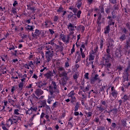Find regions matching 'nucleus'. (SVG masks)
Segmentation results:
<instances>
[{
	"label": "nucleus",
	"mask_w": 130,
	"mask_h": 130,
	"mask_svg": "<svg viewBox=\"0 0 130 130\" xmlns=\"http://www.w3.org/2000/svg\"><path fill=\"white\" fill-rule=\"evenodd\" d=\"M68 97L70 98L71 99V100L73 101L75 100V92L74 91H72L68 94Z\"/></svg>",
	"instance_id": "11"
},
{
	"label": "nucleus",
	"mask_w": 130,
	"mask_h": 130,
	"mask_svg": "<svg viewBox=\"0 0 130 130\" xmlns=\"http://www.w3.org/2000/svg\"><path fill=\"white\" fill-rule=\"evenodd\" d=\"M18 5V3L17 1H15L13 4V7H16V6Z\"/></svg>",
	"instance_id": "54"
},
{
	"label": "nucleus",
	"mask_w": 130,
	"mask_h": 130,
	"mask_svg": "<svg viewBox=\"0 0 130 130\" xmlns=\"http://www.w3.org/2000/svg\"><path fill=\"white\" fill-rule=\"evenodd\" d=\"M18 120H21V118L16 115H12L11 118H10L7 121L6 125L10 127L12 124L14 123H17Z\"/></svg>",
	"instance_id": "2"
},
{
	"label": "nucleus",
	"mask_w": 130,
	"mask_h": 130,
	"mask_svg": "<svg viewBox=\"0 0 130 130\" xmlns=\"http://www.w3.org/2000/svg\"><path fill=\"white\" fill-rule=\"evenodd\" d=\"M81 60V56H78L77 57V60L76 61V63H78L79 62V61H80Z\"/></svg>",
	"instance_id": "37"
},
{
	"label": "nucleus",
	"mask_w": 130,
	"mask_h": 130,
	"mask_svg": "<svg viewBox=\"0 0 130 130\" xmlns=\"http://www.w3.org/2000/svg\"><path fill=\"white\" fill-rule=\"evenodd\" d=\"M35 93L36 95H37V96L39 97V96H41V95H42V94H43L44 92L42 90H41L40 89H37L36 90Z\"/></svg>",
	"instance_id": "9"
},
{
	"label": "nucleus",
	"mask_w": 130,
	"mask_h": 130,
	"mask_svg": "<svg viewBox=\"0 0 130 130\" xmlns=\"http://www.w3.org/2000/svg\"><path fill=\"white\" fill-rule=\"evenodd\" d=\"M118 71H122V67L121 66H119L118 67Z\"/></svg>",
	"instance_id": "55"
},
{
	"label": "nucleus",
	"mask_w": 130,
	"mask_h": 130,
	"mask_svg": "<svg viewBox=\"0 0 130 130\" xmlns=\"http://www.w3.org/2000/svg\"><path fill=\"white\" fill-rule=\"evenodd\" d=\"M82 1L83 0H78L77 3V7L78 9H80L82 7Z\"/></svg>",
	"instance_id": "14"
},
{
	"label": "nucleus",
	"mask_w": 130,
	"mask_h": 130,
	"mask_svg": "<svg viewBox=\"0 0 130 130\" xmlns=\"http://www.w3.org/2000/svg\"><path fill=\"white\" fill-rule=\"evenodd\" d=\"M101 13H104V8L101 7L100 9L97 12L98 16H99L98 20H101Z\"/></svg>",
	"instance_id": "8"
},
{
	"label": "nucleus",
	"mask_w": 130,
	"mask_h": 130,
	"mask_svg": "<svg viewBox=\"0 0 130 130\" xmlns=\"http://www.w3.org/2000/svg\"><path fill=\"white\" fill-rule=\"evenodd\" d=\"M125 39V35H123L121 37H120V40H124Z\"/></svg>",
	"instance_id": "42"
},
{
	"label": "nucleus",
	"mask_w": 130,
	"mask_h": 130,
	"mask_svg": "<svg viewBox=\"0 0 130 130\" xmlns=\"http://www.w3.org/2000/svg\"><path fill=\"white\" fill-rule=\"evenodd\" d=\"M74 115H76V116H77V115H79V113L78 112H75L74 113Z\"/></svg>",
	"instance_id": "64"
},
{
	"label": "nucleus",
	"mask_w": 130,
	"mask_h": 130,
	"mask_svg": "<svg viewBox=\"0 0 130 130\" xmlns=\"http://www.w3.org/2000/svg\"><path fill=\"white\" fill-rule=\"evenodd\" d=\"M86 47H87V42L81 45L80 51H81V50H82V51H83V49L85 50V51H86V50H87V48Z\"/></svg>",
	"instance_id": "12"
},
{
	"label": "nucleus",
	"mask_w": 130,
	"mask_h": 130,
	"mask_svg": "<svg viewBox=\"0 0 130 130\" xmlns=\"http://www.w3.org/2000/svg\"><path fill=\"white\" fill-rule=\"evenodd\" d=\"M50 23H51L50 21H47L44 23V25L45 27H48V24H49Z\"/></svg>",
	"instance_id": "28"
},
{
	"label": "nucleus",
	"mask_w": 130,
	"mask_h": 130,
	"mask_svg": "<svg viewBox=\"0 0 130 130\" xmlns=\"http://www.w3.org/2000/svg\"><path fill=\"white\" fill-rule=\"evenodd\" d=\"M112 126L113 127H116V124H115V123H112Z\"/></svg>",
	"instance_id": "59"
},
{
	"label": "nucleus",
	"mask_w": 130,
	"mask_h": 130,
	"mask_svg": "<svg viewBox=\"0 0 130 130\" xmlns=\"http://www.w3.org/2000/svg\"><path fill=\"white\" fill-rule=\"evenodd\" d=\"M87 2L89 5H91L93 3V0H87Z\"/></svg>",
	"instance_id": "52"
},
{
	"label": "nucleus",
	"mask_w": 130,
	"mask_h": 130,
	"mask_svg": "<svg viewBox=\"0 0 130 130\" xmlns=\"http://www.w3.org/2000/svg\"><path fill=\"white\" fill-rule=\"evenodd\" d=\"M87 91H89V86H87L85 87V89L84 90V92H87Z\"/></svg>",
	"instance_id": "48"
},
{
	"label": "nucleus",
	"mask_w": 130,
	"mask_h": 130,
	"mask_svg": "<svg viewBox=\"0 0 130 130\" xmlns=\"http://www.w3.org/2000/svg\"><path fill=\"white\" fill-rule=\"evenodd\" d=\"M52 85L53 86V89L54 90H56V85L55 84V82H52Z\"/></svg>",
	"instance_id": "40"
},
{
	"label": "nucleus",
	"mask_w": 130,
	"mask_h": 130,
	"mask_svg": "<svg viewBox=\"0 0 130 130\" xmlns=\"http://www.w3.org/2000/svg\"><path fill=\"white\" fill-rule=\"evenodd\" d=\"M16 90V88L14 87V86H12L11 88V93L12 94H14V91Z\"/></svg>",
	"instance_id": "39"
},
{
	"label": "nucleus",
	"mask_w": 130,
	"mask_h": 130,
	"mask_svg": "<svg viewBox=\"0 0 130 130\" xmlns=\"http://www.w3.org/2000/svg\"><path fill=\"white\" fill-rule=\"evenodd\" d=\"M64 68L63 67H59L58 68V71H64Z\"/></svg>",
	"instance_id": "51"
},
{
	"label": "nucleus",
	"mask_w": 130,
	"mask_h": 130,
	"mask_svg": "<svg viewBox=\"0 0 130 130\" xmlns=\"http://www.w3.org/2000/svg\"><path fill=\"white\" fill-rule=\"evenodd\" d=\"M68 28L70 29L71 31H74V30H75V26H74V25L70 23L68 25Z\"/></svg>",
	"instance_id": "15"
},
{
	"label": "nucleus",
	"mask_w": 130,
	"mask_h": 130,
	"mask_svg": "<svg viewBox=\"0 0 130 130\" xmlns=\"http://www.w3.org/2000/svg\"><path fill=\"white\" fill-rule=\"evenodd\" d=\"M86 114L87 117H91L92 116V113L91 112H88Z\"/></svg>",
	"instance_id": "44"
},
{
	"label": "nucleus",
	"mask_w": 130,
	"mask_h": 130,
	"mask_svg": "<svg viewBox=\"0 0 130 130\" xmlns=\"http://www.w3.org/2000/svg\"><path fill=\"white\" fill-rule=\"evenodd\" d=\"M30 10L31 11L34 12L35 11V8L34 7H31Z\"/></svg>",
	"instance_id": "62"
},
{
	"label": "nucleus",
	"mask_w": 130,
	"mask_h": 130,
	"mask_svg": "<svg viewBox=\"0 0 130 130\" xmlns=\"http://www.w3.org/2000/svg\"><path fill=\"white\" fill-rule=\"evenodd\" d=\"M70 67V63L69 62H65V68H69Z\"/></svg>",
	"instance_id": "45"
},
{
	"label": "nucleus",
	"mask_w": 130,
	"mask_h": 130,
	"mask_svg": "<svg viewBox=\"0 0 130 130\" xmlns=\"http://www.w3.org/2000/svg\"><path fill=\"white\" fill-rule=\"evenodd\" d=\"M63 8L62 7H59L58 10H57V13H61L62 12Z\"/></svg>",
	"instance_id": "31"
},
{
	"label": "nucleus",
	"mask_w": 130,
	"mask_h": 130,
	"mask_svg": "<svg viewBox=\"0 0 130 130\" xmlns=\"http://www.w3.org/2000/svg\"><path fill=\"white\" fill-rule=\"evenodd\" d=\"M79 104H76L75 108V111H78V110L79 109Z\"/></svg>",
	"instance_id": "36"
},
{
	"label": "nucleus",
	"mask_w": 130,
	"mask_h": 130,
	"mask_svg": "<svg viewBox=\"0 0 130 130\" xmlns=\"http://www.w3.org/2000/svg\"><path fill=\"white\" fill-rule=\"evenodd\" d=\"M96 81H100V78L98 74H95L94 76L90 79V83L91 84H95Z\"/></svg>",
	"instance_id": "6"
},
{
	"label": "nucleus",
	"mask_w": 130,
	"mask_h": 130,
	"mask_svg": "<svg viewBox=\"0 0 130 130\" xmlns=\"http://www.w3.org/2000/svg\"><path fill=\"white\" fill-rule=\"evenodd\" d=\"M110 31V27H109V26H107L105 31V34H108Z\"/></svg>",
	"instance_id": "24"
},
{
	"label": "nucleus",
	"mask_w": 130,
	"mask_h": 130,
	"mask_svg": "<svg viewBox=\"0 0 130 130\" xmlns=\"http://www.w3.org/2000/svg\"><path fill=\"white\" fill-rule=\"evenodd\" d=\"M81 56L82 57V58H85V57H86L85 53H84V52L83 51H82V49L81 50Z\"/></svg>",
	"instance_id": "30"
},
{
	"label": "nucleus",
	"mask_w": 130,
	"mask_h": 130,
	"mask_svg": "<svg viewBox=\"0 0 130 130\" xmlns=\"http://www.w3.org/2000/svg\"><path fill=\"white\" fill-rule=\"evenodd\" d=\"M45 48L46 50V57L48 62L50 61L52 56H53V48H52V46H51L50 45L47 44Z\"/></svg>",
	"instance_id": "1"
},
{
	"label": "nucleus",
	"mask_w": 130,
	"mask_h": 130,
	"mask_svg": "<svg viewBox=\"0 0 130 130\" xmlns=\"http://www.w3.org/2000/svg\"><path fill=\"white\" fill-rule=\"evenodd\" d=\"M4 106H7L8 105V101H4Z\"/></svg>",
	"instance_id": "58"
},
{
	"label": "nucleus",
	"mask_w": 130,
	"mask_h": 130,
	"mask_svg": "<svg viewBox=\"0 0 130 130\" xmlns=\"http://www.w3.org/2000/svg\"><path fill=\"white\" fill-rule=\"evenodd\" d=\"M57 102H55V103H54L53 104V105L51 107V110H53V109H54V108H56V107H57Z\"/></svg>",
	"instance_id": "17"
},
{
	"label": "nucleus",
	"mask_w": 130,
	"mask_h": 130,
	"mask_svg": "<svg viewBox=\"0 0 130 130\" xmlns=\"http://www.w3.org/2000/svg\"><path fill=\"white\" fill-rule=\"evenodd\" d=\"M104 58V64L106 68H110L111 66V64L109 63V60L111 59L110 55H106L103 57Z\"/></svg>",
	"instance_id": "3"
},
{
	"label": "nucleus",
	"mask_w": 130,
	"mask_h": 130,
	"mask_svg": "<svg viewBox=\"0 0 130 130\" xmlns=\"http://www.w3.org/2000/svg\"><path fill=\"white\" fill-rule=\"evenodd\" d=\"M108 43H109L110 46H112V45L113 44V41L110 40L108 41Z\"/></svg>",
	"instance_id": "33"
},
{
	"label": "nucleus",
	"mask_w": 130,
	"mask_h": 130,
	"mask_svg": "<svg viewBox=\"0 0 130 130\" xmlns=\"http://www.w3.org/2000/svg\"><path fill=\"white\" fill-rule=\"evenodd\" d=\"M38 109H37L35 107H30L27 111H26V114H29V115H31V114H34V113H36V112Z\"/></svg>",
	"instance_id": "4"
},
{
	"label": "nucleus",
	"mask_w": 130,
	"mask_h": 130,
	"mask_svg": "<svg viewBox=\"0 0 130 130\" xmlns=\"http://www.w3.org/2000/svg\"><path fill=\"white\" fill-rule=\"evenodd\" d=\"M123 77L124 79H125V80H127L128 78V74L127 73V70H126L124 72V75L123 76Z\"/></svg>",
	"instance_id": "16"
},
{
	"label": "nucleus",
	"mask_w": 130,
	"mask_h": 130,
	"mask_svg": "<svg viewBox=\"0 0 130 130\" xmlns=\"http://www.w3.org/2000/svg\"><path fill=\"white\" fill-rule=\"evenodd\" d=\"M2 128L4 130H9V129H8V128L6 127V126L5 125H3L2 126Z\"/></svg>",
	"instance_id": "53"
},
{
	"label": "nucleus",
	"mask_w": 130,
	"mask_h": 130,
	"mask_svg": "<svg viewBox=\"0 0 130 130\" xmlns=\"http://www.w3.org/2000/svg\"><path fill=\"white\" fill-rule=\"evenodd\" d=\"M19 110L18 109H15L14 110V114H15V115H22V114H20L19 113Z\"/></svg>",
	"instance_id": "26"
},
{
	"label": "nucleus",
	"mask_w": 130,
	"mask_h": 130,
	"mask_svg": "<svg viewBox=\"0 0 130 130\" xmlns=\"http://www.w3.org/2000/svg\"><path fill=\"white\" fill-rule=\"evenodd\" d=\"M58 20V16H55L54 18V22H57Z\"/></svg>",
	"instance_id": "47"
},
{
	"label": "nucleus",
	"mask_w": 130,
	"mask_h": 130,
	"mask_svg": "<svg viewBox=\"0 0 130 130\" xmlns=\"http://www.w3.org/2000/svg\"><path fill=\"white\" fill-rule=\"evenodd\" d=\"M24 67L25 69H27V70H30V68H29V65H28L27 64H25L24 65Z\"/></svg>",
	"instance_id": "50"
},
{
	"label": "nucleus",
	"mask_w": 130,
	"mask_h": 130,
	"mask_svg": "<svg viewBox=\"0 0 130 130\" xmlns=\"http://www.w3.org/2000/svg\"><path fill=\"white\" fill-rule=\"evenodd\" d=\"M74 79H75V80L78 79V75L77 74H75L73 76Z\"/></svg>",
	"instance_id": "56"
},
{
	"label": "nucleus",
	"mask_w": 130,
	"mask_h": 130,
	"mask_svg": "<svg viewBox=\"0 0 130 130\" xmlns=\"http://www.w3.org/2000/svg\"><path fill=\"white\" fill-rule=\"evenodd\" d=\"M40 33H41L40 30H39V29H36L35 31V36H39V35H40Z\"/></svg>",
	"instance_id": "21"
},
{
	"label": "nucleus",
	"mask_w": 130,
	"mask_h": 130,
	"mask_svg": "<svg viewBox=\"0 0 130 130\" xmlns=\"http://www.w3.org/2000/svg\"><path fill=\"white\" fill-rule=\"evenodd\" d=\"M25 85H26V82H23L22 81H21L18 84V88H19L20 91H22V90H23V88H24V87H25Z\"/></svg>",
	"instance_id": "10"
},
{
	"label": "nucleus",
	"mask_w": 130,
	"mask_h": 130,
	"mask_svg": "<svg viewBox=\"0 0 130 130\" xmlns=\"http://www.w3.org/2000/svg\"><path fill=\"white\" fill-rule=\"evenodd\" d=\"M46 85L47 83L45 82V81L41 80L38 82V87L39 88H41V89L46 90V89L45 88V87H46Z\"/></svg>",
	"instance_id": "5"
},
{
	"label": "nucleus",
	"mask_w": 130,
	"mask_h": 130,
	"mask_svg": "<svg viewBox=\"0 0 130 130\" xmlns=\"http://www.w3.org/2000/svg\"><path fill=\"white\" fill-rule=\"evenodd\" d=\"M111 94L114 98H116V97H117V91H116V90L113 91Z\"/></svg>",
	"instance_id": "19"
},
{
	"label": "nucleus",
	"mask_w": 130,
	"mask_h": 130,
	"mask_svg": "<svg viewBox=\"0 0 130 130\" xmlns=\"http://www.w3.org/2000/svg\"><path fill=\"white\" fill-rule=\"evenodd\" d=\"M81 14H82V11H78L77 14V17L78 18H80L81 17Z\"/></svg>",
	"instance_id": "29"
},
{
	"label": "nucleus",
	"mask_w": 130,
	"mask_h": 130,
	"mask_svg": "<svg viewBox=\"0 0 130 130\" xmlns=\"http://www.w3.org/2000/svg\"><path fill=\"white\" fill-rule=\"evenodd\" d=\"M44 107H45L47 110H50V107L49 106L46 105V101H44V104L43 105Z\"/></svg>",
	"instance_id": "18"
},
{
	"label": "nucleus",
	"mask_w": 130,
	"mask_h": 130,
	"mask_svg": "<svg viewBox=\"0 0 130 130\" xmlns=\"http://www.w3.org/2000/svg\"><path fill=\"white\" fill-rule=\"evenodd\" d=\"M26 88H27L28 89H31V88H32V84H29L28 86H26Z\"/></svg>",
	"instance_id": "57"
},
{
	"label": "nucleus",
	"mask_w": 130,
	"mask_h": 130,
	"mask_svg": "<svg viewBox=\"0 0 130 130\" xmlns=\"http://www.w3.org/2000/svg\"><path fill=\"white\" fill-rule=\"evenodd\" d=\"M1 71L3 74H5L7 73V68H4V71H3V69H1Z\"/></svg>",
	"instance_id": "35"
},
{
	"label": "nucleus",
	"mask_w": 130,
	"mask_h": 130,
	"mask_svg": "<svg viewBox=\"0 0 130 130\" xmlns=\"http://www.w3.org/2000/svg\"><path fill=\"white\" fill-rule=\"evenodd\" d=\"M61 39L63 41V42L68 43V42L70 41V36H66L63 35H61Z\"/></svg>",
	"instance_id": "7"
},
{
	"label": "nucleus",
	"mask_w": 130,
	"mask_h": 130,
	"mask_svg": "<svg viewBox=\"0 0 130 130\" xmlns=\"http://www.w3.org/2000/svg\"><path fill=\"white\" fill-rule=\"evenodd\" d=\"M47 102L48 104H51V98H48Z\"/></svg>",
	"instance_id": "41"
},
{
	"label": "nucleus",
	"mask_w": 130,
	"mask_h": 130,
	"mask_svg": "<svg viewBox=\"0 0 130 130\" xmlns=\"http://www.w3.org/2000/svg\"><path fill=\"white\" fill-rule=\"evenodd\" d=\"M36 115H37L36 113L32 114L31 117L29 119L30 121H32L33 119H34V118L35 117V116H36Z\"/></svg>",
	"instance_id": "27"
},
{
	"label": "nucleus",
	"mask_w": 130,
	"mask_h": 130,
	"mask_svg": "<svg viewBox=\"0 0 130 130\" xmlns=\"http://www.w3.org/2000/svg\"><path fill=\"white\" fill-rule=\"evenodd\" d=\"M32 78H34V79H38V77L36 74H34Z\"/></svg>",
	"instance_id": "61"
},
{
	"label": "nucleus",
	"mask_w": 130,
	"mask_h": 130,
	"mask_svg": "<svg viewBox=\"0 0 130 130\" xmlns=\"http://www.w3.org/2000/svg\"><path fill=\"white\" fill-rule=\"evenodd\" d=\"M21 82H23L26 83V77L22 76L21 79H20Z\"/></svg>",
	"instance_id": "32"
},
{
	"label": "nucleus",
	"mask_w": 130,
	"mask_h": 130,
	"mask_svg": "<svg viewBox=\"0 0 130 130\" xmlns=\"http://www.w3.org/2000/svg\"><path fill=\"white\" fill-rule=\"evenodd\" d=\"M36 64H40V60H39V59H37L36 60Z\"/></svg>",
	"instance_id": "46"
},
{
	"label": "nucleus",
	"mask_w": 130,
	"mask_h": 130,
	"mask_svg": "<svg viewBox=\"0 0 130 130\" xmlns=\"http://www.w3.org/2000/svg\"><path fill=\"white\" fill-rule=\"evenodd\" d=\"M75 52V45H73L72 49L71 50V54H73L74 52Z\"/></svg>",
	"instance_id": "38"
},
{
	"label": "nucleus",
	"mask_w": 130,
	"mask_h": 130,
	"mask_svg": "<svg viewBox=\"0 0 130 130\" xmlns=\"http://www.w3.org/2000/svg\"><path fill=\"white\" fill-rule=\"evenodd\" d=\"M34 28L35 27L34 26H31L29 25L26 26V29H27L28 30H30V31H33V29H34Z\"/></svg>",
	"instance_id": "23"
},
{
	"label": "nucleus",
	"mask_w": 130,
	"mask_h": 130,
	"mask_svg": "<svg viewBox=\"0 0 130 130\" xmlns=\"http://www.w3.org/2000/svg\"><path fill=\"white\" fill-rule=\"evenodd\" d=\"M45 76L46 78H47V79H51L53 77V74H52L51 72H49L45 74Z\"/></svg>",
	"instance_id": "13"
},
{
	"label": "nucleus",
	"mask_w": 130,
	"mask_h": 130,
	"mask_svg": "<svg viewBox=\"0 0 130 130\" xmlns=\"http://www.w3.org/2000/svg\"><path fill=\"white\" fill-rule=\"evenodd\" d=\"M28 66L29 67H30V68H31L32 69H34V68H35V66H34V64L33 63V62L32 61L29 62Z\"/></svg>",
	"instance_id": "25"
},
{
	"label": "nucleus",
	"mask_w": 130,
	"mask_h": 130,
	"mask_svg": "<svg viewBox=\"0 0 130 130\" xmlns=\"http://www.w3.org/2000/svg\"><path fill=\"white\" fill-rule=\"evenodd\" d=\"M49 31L50 32V34L52 35L54 34V31L52 30V29H49Z\"/></svg>",
	"instance_id": "60"
},
{
	"label": "nucleus",
	"mask_w": 130,
	"mask_h": 130,
	"mask_svg": "<svg viewBox=\"0 0 130 130\" xmlns=\"http://www.w3.org/2000/svg\"><path fill=\"white\" fill-rule=\"evenodd\" d=\"M54 39H52L50 42H49L48 43H47V44H51V45H54V42H53V41Z\"/></svg>",
	"instance_id": "34"
},
{
	"label": "nucleus",
	"mask_w": 130,
	"mask_h": 130,
	"mask_svg": "<svg viewBox=\"0 0 130 130\" xmlns=\"http://www.w3.org/2000/svg\"><path fill=\"white\" fill-rule=\"evenodd\" d=\"M123 99H124V100H127V99H128V96H127V95H124Z\"/></svg>",
	"instance_id": "49"
},
{
	"label": "nucleus",
	"mask_w": 130,
	"mask_h": 130,
	"mask_svg": "<svg viewBox=\"0 0 130 130\" xmlns=\"http://www.w3.org/2000/svg\"><path fill=\"white\" fill-rule=\"evenodd\" d=\"M101 103L103 105H106V102H105V101H102Z\"/></svg>",
	"instance_id": "63"
},
{
	"label": "nucleus",
	"mask_w": 130,
	"mask_h": 130,
	"mask_svg": "<svg viewBox=\"0 0 130 130\" xmlns=\"http://www.w3.org/2000/svg\"><path fill=\"white\" fill-rule=\"evenodd\" d=\"M8 102H9V103H11V105H14V100L11 99V97H10V96H8Z\"/></svg>",
	"instance_id": "20"
},
{
	"label": "nucleus",
	"mask_w": 130,
	"mask_h": 130,
	"mask_svg": "<svg viewBox=\"0 0 130 130\" xmlns=\"http://www.w3.org/2000/svg\"><path fill=\"white\" fill-rule=\"evenodd\" d=\"M95 58V56L94 55L90 54L89 56V60H94V59Z\"/></svg>",
	"instance_id": "22"
},
{
	"label": "nucleus",
	"mask_w": 130,
	"mask_h": 130,
	"mask_svg": "<svg viewBox=\"0 0 130 130\" xmlns=\"http://www.w3.org/2000/svg\"><path fill=\"white\" fill-rule=\"evenodd\" d=\"M84 77L85 79H87V80L89 79V73H87L85 74Z\"/></svg>",
	"instance_id": "43"
}]
</instances>
